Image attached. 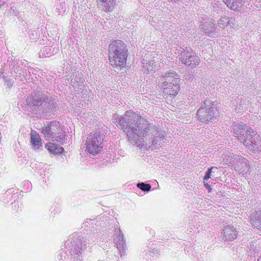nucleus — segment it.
I'll list each match as a JSON object with an SVG mask.
<instances>
[{
    "mask_svg": "<svg viewBox=\"0 0 261 261\" xmlns=\"http://www.w3.org/2000/svg\"><path fill=\"white\" fill-rule=\"evenodd\" d=\"M119 125L126 133L128 140L133 144L147 142L151 146L160 145L165 139L164 132L145 118L132 112L126 111L119 120Z\"/></svg>",
    "mask_w": 261,
    "mask_h": 261,
    "instance_id": "1",
    "label": "nucleus"
},
{
    "mask_svg": "<svg viewBox=\"0 0 261 261\" xmlns=\"http://www.w3.org/2000/svg\"><path fill=\"white\" fill-rule=\"evenodd\" d=\"M236 137L252 152L261 151V139L251 128L242 122H237L232 128Z\"/></svg>",
    "mask_w": 261,
    "mask_h": 261,
    "instance_id": "2",
    "label": "nucleus"
},
{
    "mask_svg": "<svg viewBox=\"0 0 261 261\" xmlns=\"http://www.w3.org/2000/svg\"><path fill=\"white\" fill-rule=\"evenodd\" d=\"M85 239L81 234H72L70 235L66 242L67 251L70 254L66 256V253L62 252L60 253V259L63 261H81L83 259L82 253L86 248Z\"/></svg>",
    "mask_w": 261,
    "mask_h": 261,
    "instance_id": "3",
    "label": "nucleus"
},
{
    "mask_svg": "<svg viewBox=\"0 0 261 261\" xmlns=\"http://www.w3.org/2000/svg\"><path fill=\"white\" fill-rule=\"evenodd\" d=\"M109 47L111 65L118 69L123 67L127 57V49L125 44L121 40H114Z\"/></svg>",
    "mask_w": 261,
    "mask_h": 261,
    "instance_id": "4",
    "label": "nucleus"
},
{
    "mask_svg": "<svg viewBox=\"0 0 261 261\" xmlns=\"http://www.w3.org/2000/svg\"><path fill=\"white\" fill-rule=\"evenodd\" d=\"M57 102L55 98L36 92L32 93L27 99L28 106L36 107L39 111L46 110L49 112H55L57 111Z\"/></svg>",
    "mask_w": 261,
    "mask_h": 261,
    "instance_id": "5",
    "label": "nucleus"
},
{
    "mask_svg": "<svg viewBox=\"0 0 261 261\" xmlns=\"http://www.w3.org/2000/svg\"><path fill=\"white\" fill-rule=\"evenodd\" d=\"M179 76L174 71L163 73L159 80V86L164 89L165 94L175 96L179 90Z\"/></svg>",
    "mask_w": 261,
    "mask_h": 261,
    "instance_id": "6",
    "label": "nucleus"
},
{
    "mask_svg": "<svg viewBox=\"0 0 261 261\" xmlns=\"http://www.w3.org/2000/svg\"><path fill=\"white\" fill-rule=\"evenodd\" d=\"M214 103L212 100L206 99L201 104L200 108L197 111L198 121L207 123L212 120L217 113V109L214 107Z\"/></svg>",
    "mask_w": 261,
    "mask_h": 261,
    "instance_id": "7",
    "label": "nucleus"
},
{
    "mask_svg": "<svg viewBox=\"0 0 261 261\" xmlns=\"http://www.w3.org/2000/svg\"><path fill=\"white\" fill-rule=\"evenodd\" d=\"M103 134L100 132L91 133L86 140V150L93 155L99 153L102 148Z\"/></svg>",
    "mask_w": 261,
    "mask_h": 261,
    "instance_id": "8",
    "label": "nucleus"
},
{
    "mask_svg": "<svg viewBox=\"0 0 261 261\" xmlns=\"http://www.w3.org/2000/svg\"><path fill=\"white\" fill-rule=\"evenodd\" d=\"M42 133L46 140L58 141V138L62 139L59 122H51L49 123L47 126L42 128Z\"/></svg>",
    "mask_w": 261,
    "mask_h": 261,
    "instance_id": "9",
    "label": "nucleus"
},
{
    "mask_svg": "<svg viewBox=\"0 0 261 261\" xmlns=\"http://www.w3.org/2000/svg\"><path fill=\"white\" fill-rule=\"evenodd\" d=\"M179 60L181 62L187 66H191V68L196 67L200 63V60L198 57L193 53L186 51H182Z\"/></svg>",
    "mask_w": 261,
    "mask_h": 261,
    "instance_id": "10",
    "label": "nucleus"
},
{
    "mask_svg": "<svg viewBox=\"0 0 261 261\" xmlns=\"http://www.w3.org/2000/svg\"><path fill=\"white\" fill-rule=\"evenodd\" d=\"M230 100L231 107L235 110L237 113H242L245 111L249 105V101L246 100L243 96L232 97Z\"/></svg>",
    "mask_w": 261,
    "mask_h": 261,
    "instance_id": "11",
    "label": "nucleus"
},
{
    "mask_svg": "<svg viewBox=\"0 0 261 261\" xmlns=\"http://www.w3.org/2000/svg\"><path fill=\"white\" fill-rule=\"evenodd\" d=\"M114 242L117 249L120 252L121 256L122 257L123 255H124L127 246L125 240L124 238L123 233L120 229L115 230Z\"/></svg>",
    "mask_w": 261,
    "mask_h": 261,
    "instance_id": "12",
    "label": "nucleus"
},
{
    "mask_svg": "<svg viewBox=\"0 0 261 261\" xmlns=\"http://www.w3.org/2000/svg\"><path fill=\"white\" fill-rule=\"evenodd\" d=\"M162 62L158 60L157 57H153L151 60L146 61L143 63L142 70L143 72L149 73L150 71H153L157 66H161Z\"/></svg>",
    "mask_w": 261,
    "mask_h": 261,
    "instance_id": "13",
    "label": "nucleus"
},
{
    "mask_svg": "<svg viewBox=\"0 0 261 261\" xmlns=\"http://www.w3.org/2000/svg\"><path fill=\"white\" fill-rule=\"evenodd\" d=\"M98 8L105 12L112 11L116 5V0H97Z\"/></svg>",
    "mask_w": 261,
    "mask_h": 261,
    "instance_id": "14",
    "label": "nucleus"
},
{
    "mask_svg": "<svg viewBox=\"0 0 261 261\" xmlns=\"http://www.w3.org/2000/svg\"><path fill=\"white\" fill-rule=\"evenodd\" d=\"M223 234L226 240L232 241L237 238L238 231L233 226L227 225L224 226Z\"/></svg>",
    "mask_w": 261,
    "mask_h": 261,
    "instance_id": "15",
    "label": "nucleus"
},
{
    "mask_svg": "<svg viewBox=\"0 0 261 261\" xmlns=\"http://www.w3.org/2000/svg\"><path fill=\"white\" fill-rule=\"evenodd\" d=\"M250 221L252 226L260 230L261 232V210H257L252 213Z\"/></svg>",
    "mask_w": 261,
    "mask_h": 261,
    "instance_id": "16",
    "label": "nucleus"
},
{
    "mask_svg": "<svg viewBox=\"0 0 261 261\" xmlns=\"http://www.w3.org/2000/svg\"><path fill=\"white\" fill-rule=\"evenodd\" d=\"M31 141L35 150H38L41 148V139L39 135L34 130L31 133Z\"/></svg>",
    "mask_w": 261,
    "mask_h": 261,
    "instance_id": "17",
    "label": "nucleus"
},
{
    "mask_svg": "<svg viewBox=\"0 0 261 261\" xmlns=\"http://www.w3.org/2000/svg\"><path fill=\"white\" fill-rule=\"evenodd\" d=\"M8 62H9L10 70L12 72H14L15 73L21 74L22 68L20 66V63H18L17 60L12 58H9Z\"/></svg>",
    "mask_w": 261,
    "mask_h": 261,
    "instance_id": "18",
    "label": "nucleus"
},
{
    "mask_svg": "<svg viewBox=\"0 0 261 261\" xmlns=\"http://www.w3.org/2000/svg\"><path fill=\"white\" fill-rule=\"evenodd\" d=\"M46 147L48 150L56 154L61 153L64 150L62 147L57 148L56 145L51 143H47Z\"/></svg>",
    "mask_w": 261,
    "mask_h": 261,
    "instance_id": "19",
    "label": "nucleus"
},
{
    "mask_svg": "<svg viewBox=\"0 0 261 261\" xmlns=\"http://www.w3.org/2000/svg\"><path fill=\"white\" fill-rule=\"evenodd\" d=\"M51 49L49 47L45 46L41 50L40 56H42L45 58H48L51 56Z\"/></svg>",
    "mask_w": 261,
    "mask_h": 261,
    "instance_id": "20",
    "label": "nucleus"
},
{
    "mask_svg": "<svg viewBox=\"0 0 261 261\" xmlns=\"http://www.w3.org/2000/svg\"><path fill=\"white\" fill-rule=\"evenodd\" d=\"M137 187L144 192H149L151 189V186L149 184L144 182H139L137 184Z\"/></svg>",
    "mask_w": 261,
    "mask_h": 261,
    "instance_id": "21",
    "label": "nucleus"
},
{
    "mask_svg": "<svg viewBox=\"0 0 261 261\" xmlns=\"http://www.w3.org/2000/svg\"><path fill=\"white\" fill-rule=\"evenodd\" d=\"M241 0H227V4L228 7L231 9H237L238 6V3H240Z\"/></svg>",
    "mask_w": 261,
    "mask_h": 261,
    "instance_id": "22",
    "label": "nucleus"
},
{
    "mask_svg": "<svg viewBox=\"0 0 261 261\" xmlns=\"http://www.w3.org/2000/svg\"><path fill=\"white\" fill-rule=\"evenodd\" d=\"M228 20L227 18L220 19L218 21V24L221 28H224L227 25Z\"/></svg>",
    "mask_w": 261,
    "mask_h": 261,
    "instance_id": "23",
    "label": "nucleus"
},
{
    "mask_svg": "<svg viewBox=\"0 0 261 261\" xmlns=\"http://www.w3.org/2000/svg\"><path fill=\"white\" fill-rule=\"evenodd\" d=\"M39 34L38 31H33L32 32L30 36L31 40L33 41H35L38 38H39Z\"/></svg>",
    "mask_w": 261,
    "mask_h": 261,
    "instance_id": "24",
    "label": "nucleus"
},
{
    "mask_svg": "<svg viewBox=\"0 0 261 261\" xmlns=\"http://www.w3.org/2000/svg\"><path fill=\"white\" fill-rule=\"evenodd\" d=\"M213 167H211V168H208L207 171L205 173V175L203 177L204 180H206L208 179L211 177V174L212 173V169Z\"/></svg>",
    "mask_w": 261,
    "mask_h": 261,
    "instance_id": "25",
    "label": "nucleus"
},
{
    "mask_svg": "<svg viewBox=\"0 0 261 261\" xmlns=\"http://www.w3.org/2000/svg\"><path fill=\"white\" fill-rule=\"evenodd\" d=\"M205 188L208 190V192H211V190H212L210 186L206 184V185H205Z\"/></svg>",
    "mask_w": 261,
    "mask_h": 261,
    "instance_id": "26",
    "label": "nucleus"
},
{
    "mask_svg": "<svg viewBox=\"0 0 261 261\" xmlns=\"http://www.w3.org/2000/svg\"><path fill=\"white\" fill-rule=\"evenodd\" d=\"M212 33H213V30L212 29H211V30H208V32H205V33L206 34H207L208 35L210 36V35H212Z\"/></svg>",
    "mask_w": 261,
    "mask_h": 261,
    "instance_id": "27",
    "label": "nucleus"
},
{
    "mask_svg": "<svg viewBox=\"0 0 261 261\" xmlns=\"http://www.w3.org/2000/svg\"><path fill=\"white\" fill-rule=\"evenodd\" d=\"M93 239L92 241H93V243H92V244H94L95 243V241L96 240V237H93V238H91V240Z\"/></svg>",
    "mask_w": 261,
    "mask_h": 261,
    "instance_id": "28",
    "label": "nucleus"
},
{
    "mask_svg": "<svg viewBox=\"0 0 261 261\" xmlns=\"http://www.w3.org/2000/svg\"><path fill=\"white\" fill-rule=\"evenodd\" d=\"M11 193V190H8L6 192V195H10V194Z\"/></svg>",
    "mask_w": 261,
    "mask_h": 261,
    "instance_id": "29",
    "label": "nucleus"
},
{
    "mask_svg": "<svg viewBox=\"0 0 261 261\" xmlns=\"http://www.w3.org/2000/svg\"><path fill=\"white\" fill-rule=\"evenodd\" d=\"M20 62H21V63H20V65H23V64H24V62H22V61H21Z\"/></svg>",
    "mask_w": 261,
    "mask_h": 261,
    "instance_id": "30",
    "label": "nucleus"
},
{
    "mask_svg": "<svg viewBox=\"0 0 261 261\" xmlns=\"http://www.w3.org/2000/svg\"><path fill=\"white\" fill-rule=\"evenodd\" d=\"M2 5H3L2 4H0V9H1V8H2Z\"/></svg>",
    "mask_w": 261,
    "mask_h": 261,
    "instance_id": "31",
    "label": "nucleus"
}]
</instances>
